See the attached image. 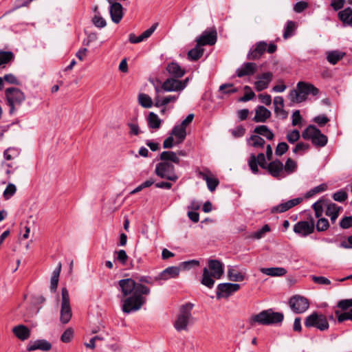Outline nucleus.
I'll list each match as a JSON object with an SVG mask.
<instances>
[{"label": "nucleus", "instance_id": "f257e3e1", "mask_svg": "<svg viewBox=\"0 0 352 352\" xmlns=\"http://www.w3.org/2000/svg\"><path fill=\"white\" fill-rule=\"evenodd\" d=\"M122 292L120 299L122 310L125 314L138 311L146 303V299L143 295H148L150 289L141 283H137L132 278L122 279L118 281Z\"/></svg>", "mask_w": 352, "mask_h": 352}, {"label": "nucleus", "instance_id": "f03ea898", "mask_svg": "<svg viewBox=\"0 0 352 352\" xmlns=\"http://www.w3.org/2000/svg\"><path fill=\"white\" fill-rule=\"evenodd\" d=\"M193 307L194 304L191 302L185 303L179 307L178 314L173 322V327L177 331H188L189 327L195 323V319L192 314Z\"/></svg>", "mask_w": 352, "mask_h": 352}, {"label": "nucleus", "instance_id": "7ed1b4c3", "mask_svg": "<svg viewBox=\"0 0 352 352\" xmlns=\"http://www.w3.org/2000/svg\"><path fill=\"white\" fill-rule=\"evenodd\" d=\"M223 265L218 260H209L208 267H204L201 283L202 285L212 288L214 285V279H219L223 274Z\"/></svg>", "mask_w": 352, "mask_h": 352}, {"label": "nucleus", "instance_id": "20e7f679", "mask_svg": "<svg viewBox=\"0 0 352 352\" xmlns=\"http://www.w3.org/2000/svg\"><path fill=\"white\" fill-rule=\"evenodd\" d=\"M284 319V315L280 312H275L272 309L263 310L257 314L252 315L248 320L251 326L256 324L261 325H270L281 322Z\"/></svg>", "mask_w": 352, "mask_h": 352}, {"label": "nucleus", "instance_id": "39448f33", "mask_svg": "<svg viewBox=\"0 0 352 352\" xmlns=\"http://www.w3.org/2000/svg\"><path fill=\"white\" fill-rule=\"evenodd\" d=\"M297 89L290 91L289 98L292 101L298 103L305 101L308 95L316 96L320 92L319 89L314 85L303 81L298 82Z\"/></svg>", "mask_w": 352, "mask_h": 352}, {"label": "nucleus", "instance_id": "423d86ee", "mask_svg": "<svg viewBox=\"0 0 352 352\" xmlns=\"http://www.w3.org/2000/svg\"><path fill=\"white\" fill-rule=\"evenodd\" d=\"M305 140H311L316 146L323 147L328 142L327 137L313 125H309L302 133Z\"/></svg>", "mask_w": 352, "mask_h": 352}, {"label": "nucleus", "instance_id": "0eeeda50", "mask_svg": "<svg viewBox=\"0 0 352 352\" xmlns=\"http://www.w3.org/2000/svg\"><path fill=\"white\" fill-rule=\"evenodd\" d=\"M5 94L8 104L10 107V113H13L15 107L20 106L25 100V96L23 91L16 87L6 89Z\"/></svg>", "mask_w": 352, "mask_h": 352}, {"label": "nucleus", "instance_id": "6e6552de", "mask_svg": "<svg viewBox=\"0 0 352 352\" xmlns=\"http://www.w3.org/2000/svg\"><path fill=\"white\" fill-rule=\"evenodd\" d=\"M60 301V321L63 324H67L72 318V311L70 305L69 292L66 287H63L61 289Z\"/></svg>", "mask_w": 352, "mask_h": 352}, {"label": "nucleus", "instance_id": "1a4fd4ad", "mask_svg": "<svg viewBox=\"0 0 352 352\" xmlns=\"http://www.w3.org/2000/svg\"><path fill=\"white\" fill-rule=\"evenodd\" d=\"M155 174L162 179L176 182L179 177L175 171L173 164L169 162H162L155 166Z\"/></svg>", "mask_w": 352, "mask_h": 352}, {"label": "nucleus", "instance_id": "9d476101", "mask_svg": "<svg viewBox=\"0 0 352 352\" xmlns=\"http://www.w3.org/2000/svg\"><path fill=\"white\" fill-rule=\"evenodd\" d=\"M306 327H316L320 331H324L329 328V323L326 317L322 314H318L316 312L308 316L305 321Z\"/></svg>", "mask_w": 352, "mask_h": 352}, {"label": "nucleus", "instance_id": "9b49d317", "mask_svg": "<svg viewBox=\"0 0 352 352\" xmlns=\"http://www.w3.org/2000/svg\"><path fill=\"white\" fill-rule=\"evenodd\" d=\"M289 305L290 308L296 314H301L307 311L309 303L307 298L300 296H294L289 299Z\"/></svg>", "mask_w": 352, "mask_h": 352}, {"label": "nucleus", "instance_id": "f8f14e48", "mask_svg": "<svg viewBox=\"0 0 352 352\" xmlns=\"http://www.w3.org/2000/svg\"><path fill=\"white\" fill-rule=\"evenodd\" d=\"M240 287V285L237 283H220L217 287V298H228L232 294L237 292Z\"/></svg>", "mask_w": 352, "mask_h": 352}, {"label": "nucleus", "instance_id": "ddd939ff", "mask_svg": "<svg viewBox=\"0 0 352 352\" xmlns=\"http://www.w3.org/2000/svg\"><path fill=\"white\" fill-rule=\"evenodd\" d=\"M248 164L251 170L254 174L258 172V165L264 169H265L267 166L265 157L263 153H258L257 156L251 154L248 160Z\"/></svg>", "mask_w": 352, "mask_h": 352}, {"label": "nucleus", "instance_id": "4468645a", "mask_svg": "<svg viewBox=\"0 0 352 352\" xmlns=\"http://www.w3.org/2000/svg\"><path fill=\"white\" fill-rule=\"evenodd\" d=\"M197 175L206 181L208 188L211 192L214 191L219 184V179L208 169L199 170Z\"/></svg>", "mask_w": 352, "mask_h": 352}, {"label": "nucleus", "instance_id": "2eb2a0df", "mask_svg": "<svg viewBox=\"0 0 352 352\" xmlns=\"http://www.w3.org/2000/svg\"><path fill=\"white\" fill-rule=\"evenodd\" d=\"M110 5L109 12L111 20L115 23H118L123 17V7L122 6L116 2L115 0H107Z\"/></svg>", "mask_w": 352, "mask_h": 352}, {"label": "nucleus", "instance_id": "dca6fc26", "mask_svg": "<svg viewBox=\"0 0 352 352\" xmlns=\"http://www.w3.org/2000/svg\"><path fill=\"white\" fill-rule=\"evenodd\" d=\"M314 231V221H302L296 223L294 226V232L298 234L306 236Z\"/></svg>", "mask_w": 352, "mask_h": 352}, {"label": "nucleus", "instance_id": "f3484780", "mask_svg": "<svg viewBox=\"0 0 352 352\" xmlns=\"http://www.w3.org/2000/svg\"><path fill=\"white\" fill-rule=\"evenodd\" d=\"M183 84L184 83L182 84L179 80L174 78H168L162 83L161 89L166 92H179L184 90Z\"/></svg>", "mask_w": 352, "mask_h": 352}, {"label": "nucleus", "instance_id": "a211bd4d", "mask_svg": "<svg viewBox=\"0 0 352 352\" xmlns=\"http://www.w3.org/2000/svg\"><path fill=\"white\" fill-rule=\"evenodd\" d=\"M302 201V199L300 197L292 199L284 203H281L278 206L272 207L271 209L272 213H282L287 211L292 208L297 206Z\"/></svg>", "mask_w": 352, "mask_h": 352}, {"label": "nucleus", "instance_id": "6ab92c4d", "mask_svg": "<svg viewBox=\"0 0 352 352\" xmlns=\"http://www.w3.org/2000/svg\"><path fill=\"white\" fill-rule=\"evenodd\" d=\"M272 78L273 74L271 72H265L258 76V80L254 82V88L257 91H261L267 89Z\"/></svg>", "mask_w": 352, "mask_h": 352}, {"label": "nucleus", "instance_id": "aec40b11", "mask_svg": "<svg viewBox=\"0 0 352 352\" xmlns=\"http://www.w3.org/2000/svg\"><path fill=\"white\" fill-rule=\"evenodd\" d=\"M197 43L201 45H212L217 41V32L216 31L204 32L199 38H197Z\"/></svg>", "mask_w": 352, "mask_h": 352}, {"label": "nucleus", "instance_id": "412c9836", "mask_svg": "<svg viewBox=\"0 0 352 352\" xmlns=\"http://www.w3.org/2000/svg\"><path fill=\"white\" fill-rule=\"evenodd\" d=\"M265 169L272 177L280 178L283 172V164L280 160H276L270 162Z\"/></svg>", "mask_w": 352, "mask_h": 352}, {"label": "nucleus", "instance_id": "4be33fe9", "mask_svg": "<svg viewBox=\"0 0 352 352\" xmlns=\"http://www.w3.org/2000/svg\"><path fill=\"white\" fill-rule=\"evenodd\" d=\"M257 70V65L254 63H245L236 69V76L239 78L253 75Z\"/></svg>", "mask_w": 352, "mask_h": 352}, {"label": "nucleus", "instance_id": "5701e85b", "mask_svg": "<svg viewBox=\"0 0 352 352\" xmlns=\"http://www.w3.org/2000/svg\"><path fill=\"white\" fill-rule=\"evenodd\" d=\"M267 43L265 41L258 42L255 45V47L251 50L248 54V59L256 60L258 59L266 51Z\"/></svg>", "mask_w": 352, "mask_h": 352}, {"label": "nucleus", "instance_id": "b1692460", "mask_svg": "<svg viewBox=\"0 0 352 352\" xmlns=\"http://www.w3.org/2000/svg\"><path fill=\"white\" fill-rule=\"evenodd\" d=\"M271 116V112L263 106H258L255 109V116L253 120L255 122H265Z\"/></svg>", "mask_w": 352, "mask_h": 352}, {"label": "nucleus", "instance_id": "393cba45", "mask_svg": "<svg viewBox=\"0 0 352 352\" xmlns=\"http://www.w3.org/2000/svg\"><path fill=\"white\" fill-rule=\"evenodd\" d=\"M52 344L45 340H37L34 342H31L28 346V351H32L37 349L48 351L51 349Z\"/></svg>", "mask_w": 352, "mask_h": 352}, {"label": "nucleus", "instance_id": "a878e982", "mask_svg": "<svg viewBox=\"0 0 352 352\" xmlns=\"http://www.w3.org/2000/svg\"><path fill=\"white\" fill-rule=\"evenodd\" d=\"M166 71L174 78H182L185 74V70L175 62L168 63L166 67Z\"/></svg>", "mask_w": 352, "mask_h": 352}, {"label": "nucleus", "instance_id": "bb28decb", "mask_svg": "<svg viewBox=\"0 0 352 352\" xmlns=\"http://www.w3.org/2000/svg\"><path fill=\"white\" fill-rule=\"evenodd\" d=\"M179 267L176 266L168 267L160 274L158 278L164 280L170 278H175L179 276Z\"/></svg>", "mask_w": 352, "mask_h": 352}, {"label": "nucleus", "instance_id": "cd10ccee", "mask_svg": "<svg viewBox=\"0 0 352 352\" xmlns=\"http://www.w3.org/2000/svg\"><path fill=\"white\" fill-rule=\"evenodd\" d=\"M170 135L175 138V144H179L182 143L186 137V129L182 126L177 124L171 131Z\"/></svg>", "mask_w": 352, "mask_h": 352}, {"label": "nucleus", "instance_id": "c85d7f7f", "mask_svg": "<svg viewBox=\"0 0 352 352\" xmlns=\"http://www.w3.org/2000/svg\"><path fill=\"white\" fill-rule=\"evenodd\" d=\"M261 272L270 276H283L287 274V270L284 267H263Z\"/></svg>", "mask_w": 352, "mask_h": 352}, {"label": "nucleus", "instance_id": "c756f323", "mask_svg": "<svg viewBox=\"0 0 352 352\" xmlns=\"http://www.w3.org/2000/svg\"><path fill=\"white\" fill-rule=\"evenodd\" d=\"M326 208V215L330 217L331 221L334 223L339 215L341 207L334 203H329Z\"/></svg>", "mask_w": 352, "mask_h": 352}, {"label": "nucleus", "instance_id": "7c9ffc66", "mask_svg": "<svg viewBox=\"0 0 352 352\" xmlns=\"http://www.w3.org/2000/svg\"><path fill=\"white\" fill-rule=\"evenodd\" d=\"M12 331L14 334L21 340H27L30 336L29 329L22 324L14 327Z\"/></svg>", "mask_w": 352, "mask_h": 352}, {"label": "nucleus", "instance_id": "2f4dec72", "mask_svg": "<svg viewBox=\"0 0 352 352\" xmlns=\"http://www.w3.org/2000/svg\"><path fill=\"white\" fill-rule=\"evenodd\" d=\"M345 53L339 50L329 51L327 53V60L332 65H336L338 61L343 58Z\"/></svg>", "mask_w": 352, "mask_h": 352}, {"label": "nucleus", "instance_id": "473e14b6", "mask_svg": "<svg viewBox=\"0 0 352 352\" xmlns=\"http://www.w3.org/2000/svg\"><path fill=\"white\" fill-rule=\"evenodd\" d=\"M340 19L344 24L352 27V9L346 8L338 13Z\"/></svg>", "mask_w": 352, "mask_h": 352}, {"label": "nucleus", "instance_id": "72a5a7b5", "mask_svg": "<svg viewBox=\"0 0 352 352\" xmlns=\"http://www.w3.org/2000/svg\"><path fill=\"white\" fill-rule=\"evenodd\" d=\"M147 123L150 129L157 130L161 126L162 120L160 119L157 114L151 112L147 118Z\"/></svg>", "mask_w": 352, "mask_h": 352}, {"label": "nucleus", "instance_id": "f704fd0d", "mask_svg": "<svg viewBox=\"0 0 352 352\" xmlns=\"http://www.w3.org/2000/svg\"><path fill=\"white\" fill-rule=\"evenodd\" d=\"M228 277L233 282H241L245 280V274L232 267L228 270Z\"/></svg>", "mask_w": 352, "mask_h": 352}, {"label": "nucleus", "instance_id": "c9c22d12", "mask_svg": "<svg viewBox=\"0 0 352 352\" xmlns=\"http://www.w3.org/2000/svg\"><path fill=\"white\" fill-rule=\"evenodd\" d=\"M160 160L162 162H169L179 164L180 162L179 158L177 157L176 153L173 151H163L160 154Z\"/></svg>", "mask_w": 352, "mask_h": 352}, {"label": "nucleus", "instance_id": "e433bc0d", "mask_svg": "<svg viewBox=\"0 0 352 352\" xmlns=\"http://www.w3.org/2000/svg\"><path fill=\"white\" fill-rule=\"evenodd\" d=\"M254 132L265 137L269 140H273L274 137V133L266 125H260L255 127Z\"/></svg>", "mask_w": 352, "mask_h": 352}, {"label": "nucleus", "instance_id": "4c0bfd02", "mask_svg": "<svg viewBox=\"0 0 352 352\" xmlns=\"http://www.w3.org/2000/svg\"><path fill=\"white\" fill-rule=\"evenodd\" d=\"M203 54L204 49L202 48V46L197 43L195 47L188 52V57L190 60H197L203 56Z\"/></svg>", "mask_w": 352, "mask_h": 352}, {"label": "nucleus", "instance_id": "58836bf2", "mask_svg": "<svg viewBox=\"0 0 352 352\" xmlns=\"http://www.w3.org/2000/svg\"><path fill=\"white\" fill-rule=\"evenodd\" d=\"M265 143L264 139L257 135H253L248 140V144L254 148H263Z\"/></svg>", "mask_w": 352, "mask_h": 352}, {"label": "nucleus", "instance_id": "ea45409f", "mask_svg": "<svg viewBox=\"0 0 352 352\" xmlns=\"http://www.w3.org/2000/svg\"><path fill=\"white\" fill-rule=\"evenodd\" d=\"M61 270V264L59 263L56 269L54 271L51 278L50 289L52 292H55L58 284V278Z\"/></svg>", "mask_w": 352, "mask_h": 352}, {"label": "nucleus", "instance_id": "a19ab883", "mask_svg": "<svg viewBox=\"0 0 352 352\" xmlns=\"http://www.w3.org/2000/svg\"><path fill=\"white\" fill-rule=\"evenodd\" d=\"M139 104L144 108H151L153 104L152 98L146 94H140L138 95Z\"/></svg>", "mask_w": 352, "mask_h": 352}, {"label": "nucleus", "instance_id": "79ce46f5", "mask_svg": "<svg viewBox=\"0 0 352 352\" xmlns=\"http://www.w3.org/2000/svg\"><path fill=\"white\" fill-rule=\"evenodd\" d=\"M296 30V23L292 21H288L283 33V38L287 39L292 36Z\"/></svg>", "mask_w": 352, "mask_h": 352}, {"label": "nucleus", "instance_id": "37998d69", "mask_svg": "<svg viewBox=\"0 0 352 352\" xmlns=\"http://www.w3.org/2000/svg\"><path fill=\"white\" fill-rule=\"evenodd\" d=\"M327 189V185L326 184H321L309 190L306 195V198H310L316 194L325 191Z\"/></svg>", "mask_w": 352, "mask_h": 352}, {"label": "nucleus", "instance_id": "c03bdc74", "mask_svg": "<svg viewBox=\"0 0 352 352\" xmlns=\"http://www.w3.org/2000/svg\"><path fill=\"white\" fill-rule=\"evenodd\" d=\"M16 187L13 184H8L7 187L3 191V197L6 200L10 199L16 192Z\"/></svg>", "mask_w": 352, "mask_h": 352}, {"label": "nucleus", "instance_id": "a18cd8bd", "mask_svg": "<svg viewBox=\"0 0 352 352\" xmlns=\"http://www.w3.org/2000/svg\"><path fill=\"white\" fill-rule=\"evenodd\" d=\"M13 57L14 55L11 52H0V66L9 63Z\"/></svg>", "mask_w": 352, "mask_h": 352}, {"label": "nucleus", "instance_id": "49530a36", "mask_svg": "<svg viewBox=\"0 0 352 352\" xmlns=\"http://www.w3.org/2000/svg\"><path fill=\"white\" fill-rule=\"evenodd\" d=\"M300 132L296 129L288 132L286 136L287 141L291 144H294L296 142L300 139Z\"/></svg>", "mask_w": 352, "mask_h": 352}, {"label": "nucleus", "instance_id": "de8ad7c7", "mask_svg": "<svg viewBox=\"0 0 352 352\" xmlns=\"http://www.w3.org/2000/svg\"><path fill=\"white\" fill-rule=\"evenodd\" d=\"M335 314L339 322H342L346 320H350L352 321V309L349 311L344 313H340L339 311H336Z\"/></svg>", "mask_w": 352, "mask_h": 352}, {"label": "nucleus", "instance_id": "09e8293b", "mask_svg": "<svg viewBox=\"0 0 352 352\" xmlns=\"http://www.w3.org/2000/svg\"><path fill=\"white\" fill-rule=\"evenodd\" d=\"M94 25L99 28H104L107 25L106 21L99 14H96L92 19Z\"/></svg>", "mask_w": 352, "mask_h": 352}, {"label": "nucleus", "instance_id": "8fccbe9b", "mask_svg": "<svg viewBox=\"0 0 352 352\" xmlns=\"http://www.w3.org/2000/svg\"><path fill=\"white\" fill-rule=\"evenodd\" d=\"M18 155H19V151H18V149L14 148H9L6 149L3 153L4 157L7 160H11L14 159V157H16Z\"/></svg>", "mask_w": 352, "mask_h": 352}, {"label": "nucleus", "instance_id": "3c124183", "mask_svg": "<svg viewBox=\"0 0 352 352\" xmlns=\"http://www.w3.org/2000/svg\"><path fill=\"white\" fill-rule=\"evenodd\" d=\"M289 146L287 143L283 142L278 144L276 149L275 154L278 156H281L288 151Z\"/></svg>", "mask_w": 352, "mask_h": 352}, {"label": "nucleus", "instance_id": "603ef678", "mask_svg": "<svg viewBox=\"0 0 352 352\" xmlns=\"http://www.w3.org/2000/svg\"><path fill=\"white\" fill-rule=\"evenodd\" d=\"M329 226V221L325 218H320L316 223V229L318 232L326 230Z\"/></svg>", "mask_w": 352, "mask_h": 352}, {"label": "nucleus", "instance_id": "864d4df0", "mask_svg": "<svg viewBox=\"0 0 352 352\" xmlns=\"http://www.w3.org/2000/svg\"><path fill=\"white\" fill-rule=\"evenodd\" d=\"M245 90L246 91V93L245 95L239 98L240 102H247L252 99H253L255 96V94L251 90V88L249 86L245 87Z\"/></svg>", "mask_w": 352, "mask_h": 352}, {"label": "nucleus", "instance_id": "5fc2aeb1", "mask_svg": "<svg viewBox=\"0 0 352 352\" xmlns=\"http://www.w3.org/2000/svg\"><path fill=\"white\" fill-rule=\"evenodd\" d=\"M309 148V145L304 142L298 143L295 148L293 149V153L295 154H302Z\"/></svg>", "mask_w": 352, "mask_h": 352}, {"label": "nucleus", "instance_id": "6e6d98bb", "mask_svg": "<svg viewBox=\"0 0 352 352\" xmlns=\"http://www.w3.org/2000/svg\"><path fill=\"white\" fill-rule=\"evenodd\" d=\"M270 231V228L267 224H266V225L263 226L261 229L255 232L253 234L252 237L254 239H261L262 237L264 236V235L266 232H268Z\"/></svg>", "mask_w": 352, "mask_h": 352}, {"label": "nucleus", "instance_id": "4d7b16f0", "mask_svg": "<svg viewBox=\"0 0 352 352\" xmlns=\"http://www.w3.org/2000/svg\"><path fill=\"white\" fill-rule=\"evenodd\" d=\"M332 197L335 201L343 202L347 199L348 196L345 191L340 190L333 193Z\"/></svg>", "mask_w": 352, "mask_h": 352}, {"label": "nucleus", "instance_id": "13d9d810", "mask_svg": "<svg viewBox=\"0 0 352 352\" xmlns=\"http://www.w3.org/2000/svg\"><path fill=\"white\" fill-rule=\"evenodd\" d=\"M296 168V163L292 160L291 158H288L286 161L285 166H283V169L288 173H291L294 172Z\"/></svg>", "mask_w": 352, "mask_h": 352}, {"label": "nucleus", "instance_id": "bf43d9fd", "mask_svg": "<svg viewBox=\"0 0 352 352\" xmlns=\"http://www.w3.org/2000/svg\"><path fill=\"white\" fill-rule=\"evenodd\" d=\"M312 208L315 212V215L317 218L320 217L323 213L322 202V201H318L314 203Z\"/></svg>", "mask_w": 352, "mask_h": 352}, {"label": "nucleus", "instance_id": "052dcab7", "mask_svg": "<svg viewBox=\"0 0 352 352\" xmlns=\"http://www.w3.org/2000/svg\"><path fill=\"white\" fill-rule=\"evenodd\" d=\"M232 135L234 138H241L244 135L245 129L243 126H238L230 131Z\"/></svg>", "mask_w": 352, "mask_h": 352}, {"label": "nucleus", "instance_id": "680f3d73", "mask_svg": "<svg viewBox=\"0 0 352 352\" xmlns=\"http://www.w3.org/2000/svg\"><path fill=\"white\" fill-rule=\"evenodd\" d=\"M308 3L306 1H299L294 4V11L296 13H300L308 8Z\"/></svg>", "mask_w": 352, "mask_h": 352}, {"label": "nucleus", "instance_id": "e2e57ef3", "mask_svg": "<svg viewBox=\"0 0 352 352\" xmlns=\"http://www.w3.org/2000/svg\"><path fill=\"white\" fill-rule=\"evenodd\" d=\"M74 332L72 329H66L61 336L60 340L63 342H69L73 338Z\"/></svg>", "mask_w": 352, "mask_h": 352}, {"label": "nucleus", "instance_id": "0e129e2a", "mask_svg": "<svg viewBox=\"0 0 352 352\" xmlns=\"http://www.w3.org/2000/svg\"><path fill=\"white\" fill-rule=\"evenodd\" d=\"M340 226L343 229L352 227V217H344L340 222Z\"/></svg>", "mask_w": 352, "mask_h": 352}, {"label": "nucleus", "instance_id": "69168bd1", "mask_svg": "<svg viewBox=\"0 0 352 352\" xmlns=\"http://www.w3.org/2000/svg\"><path fill=\"white\" fill-rule=\"evenodd\" d=\"M220 91H221L223 94H230L234 93L236 91V89L233 88L232 84H223L221 85L219 87Z\"/></svg>", "mask_w": 352, "mask_h": 352}, {"label": "nucleus", "instance_id": "338daca9", "mask_svg": "<svg viewBox=\"0 0 352 352\" xmlns=\"http://www.w3.org/2000/svg\"><path fill=\"white\" fill-rule=\"evenodd\" d=\"M338 307L342 310H346L352 307V298L340 300L338 303Z\"/></svg>", "mask_w": 352, "mask_h": 352}, {"label": "nucleus", "instance_id": "774afa93", "mask_svg": "<svg viewBox=\"0 0 352 352\" xmlns=\"http://www.w3.org/2000/svg\"><path fill=\"white\" fill-rule=\"evenodd\" d=\"M329 118L324 115H320L314 118V121L320 126H322L329 122Z\"/></svg>", "mask_w": 352, "mask_h": 352}]
</instances>
